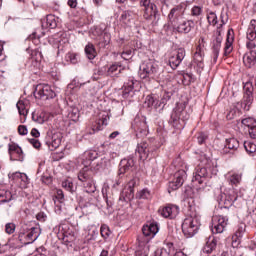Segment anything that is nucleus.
<instances>
[{
	"label": "nucleus",
	"instance_id": "f257e3e1",
	"mask_svg": "<svg viewBox=\"0 0 256 256\" xmlns=\"http://www.w3.org/2000/svg\"><path fill=\"white\" fill-rule=\"evenodd\" d=\"M139 75L141 79H147L148 81L155 79L161 87H170L171 85V77L167 73L159 71V66L152 61L144 62L140 66Z\"/></svg>",
	"mask_w": 256,
	"mask_h": 256
},
{
	"label": "nucleus",
	"instance_id": "c756f323",
	"mask_svg": "<svg viewBox=\"0 0 256 256\" xmlns=\"http://www.w3.org/2000/svg\"><path fill=\"white\" fill-rule=\"evenodd\" d=\"M133 17H135V12L131 10L123 11L120 16V22L124 25H130L131 21H133Z\"/></svg>",
	"mask_w": 256,
	"mask_h": 256
},
{
	"label": "nucleus",
	"instance_id": "2eb2a0df",
	"mask_svg": "<svg viewBox=\"0 0 256 256\" xmlns=\"http://www.w3.org/2000/svg\"><path fill=\"white\" fill-rule=\"evenodd\" d=\"M183 59H185V49L179 48L178 50L172 52L170 58H169V65L171 69H177L179 65L183 62Z\"/></svg>",
	"mask_w": 256,
	"mask_h": 256
},
{
	"label": "nucleus",
	"instance_id": "aec40b11",
	"mask_svg": "<svg viewBox=\"0 0 256 256\" xmlns=\"http://www.w3.org/2000/svg\"><path fill=\"white\" fill-rule=\"evenodd\" d=\"M59 235L62 237L63 241L66 243H71V241H75V233L72 230H69L67 225L59 226Z\"/></svg>",
	"mask_w": 256,
	"mask_h": 256
},
{
	"label": "nucleus",
	"instance_id": "5fc2aeb1",
	"mask_svg": "<svg viewBox=\"0 0 256 256\" xmlns=\"http://www.w3.org/2000/svg\"><path fill=\"white\" fill-rule=\"evenodd\" d=\"M97 125L96 131H101L103 126H107V116H102V119L98 120Z\"/></svg>",
	"mask_w": 256,
	"mask_h": 256
},
{
	"label": "nucleus",
	"instance_id": "79ce46f5",
	"mask_svg": "<svg viewBox=\"0 0 256 256\" xmlns=\"http://www.w3.org/2000/svg\"><path fill=\"white\" fill-rule=\"evenodd\" d=\"M46 27L48 29H55L57 27V19L54 15H48L46 17Z\"/></svg>",
	"mask_w": 256,
	"mask_h": 256
},
{
	"label": "nucleus",
	"instance_id": "473e14b6",
	"mask_svg": "<svg viewBox=\"0 0 256 256\" xmlns=\"http://www.w3.org/2000/svg\"><path fill=\"white\" fill-rule=\"evenodd\" d=\"M85 53L86 57L90 60H93L95 57H97V51L95 50V45L88 43L85 46Z\"/></svg>",
	"mask_w": 256,
	"mask_h": 256
},
{
	"label": "nucleus",
	"instance_id": "cd10ccee",
	"mask_svg": "<svg viewBox=\"0 0 256 256\" xmlns=\"http://www.w3.org/2000/svg\"><path fill=\"white\" fill-rule=\"evenodd\" d=\"M223 41V37L221 36V33L219 32L218 36L216 37L213 45V59L214 61H217L219 58V51H221V43Z\"/></svg>",
	"mask_w": 256,
	"mask_h": 256
},
{
	"label": "nucleus",
	"instance_id": "7ed1b4c3",
	"mask_svg": "<svg viewBox=\"0 0 256 256\" xmlns=\"http://www.w3.org/2000/svg\"><path fill=\"white\" fill-rule=\"evenodd\" d=\"M144 237L138 239V247L135 256H149L150 246L149 241L159 233V224L157 222H150L142 227Z\"/></svg>",
	"mask_w": 256,
	"mask_h": 256
},
{
	"label": "nucleus",
	"instance_id": "49530a36",
	"mask_svg": "<svg viewBox=\"0 0 256 256\" xmlns=\"http://www.w3.org/2000/svg\"><path fill=\"white\" fill-rule=\"evenodd\" d=\"M137 199H151V192L147 189H143L137 193Z\"/></svg>",
	"mask_w": 256,
	"mask_h": 256
},
{
	"label": "nucleus",
	"instance_id": "680f3d73",
	"mask_svg": "<svg viewBox=\"0 0 256 256\" xmlns=\"http://www.w3.org/2000/svg\"><path fill=\"white\" fill-rule=\"evenodd\" d=\"M18 133L19 135H27L29 133V130H27V126L20 125L18 126Z\"/></svg>",
	"mask_w": 256,
	"mask_h": 256
},
{
	"label": "nucleus",
	"instance_id": "c85d7f7f",
	"mask_svg": "<svg viewBox=\"0 0 256 256\" xmlns=\"http://www.w3.org/2000/svg\"><path fill=\"white\" fill-rule=\"evenodd\" d=\"M227 149H230V151H237V149H239V140L235 138L226 139L224 153H227Z\"/></svg>",
	"mask_w": 256,
	"mask_h": 256
},
{
	"label": "nucleus",
	"instance_id": "c03bdc74",
	"mask_svg": "<svg viewBox=\"0 0 256 256\" xmlns=\"http://www.w3.org/2000/svg\"><path fill=\"white\" fill-rule=\"evenodd\" d=\"M207 21L209 23V25H213L215 26L218 21H217V14H215V12L210 11L207 13Z\"/></svg>",
	"mask_w": 256,
	"mask_h": 256
},
{
	"label": "nucleus",
	"instance_id": "b1692460",
	"mask_svg": "<svg viewBox=\"0 0 256 256\" xmlns=\"http://www.w3.org/2000/svg\"><path fill=\"white\" fill-rule=\"evenodd\" d=\"M136 153H138L142 161H145V159H149V144H147V142L138 143Z\"/></svg>",
	"mask_w": 256,
	"mask_h": 256
},
{
	"label": "nucleus",
	"instance_id": "39448f33",
	"mask_svg": "<svg viewBox=\"0 0 256 256\" xmlns=\"http://www.w3.org/2000/svg\"><path fill=\"white\" fill-rule=\"evenodd\" d=\"M189 119V113L185 111V104L180 103L177 104L176 107L173 109L169 123L175 129H183L185 121Z\"/></svg>",
	"mask_w": 256,
	"mask_h": 256
},
{
	"label": "nucleus",
	"instance_id": "20e7f679",
	"mask_svg": "<svg viewBox=\"0 0 256 256\" xmlns=\"http://www.w3.org/2000/svg\"><path fill=\"white\" fill-rule=\"evenodd\" d=\"M201 227V218L197 214L187 216L182 223V233L187 239L195 237Z\"/></svg>",
	"mask_w": 256,
	"mask_h": 256
},
{
	"label": "nucleus",
	"instance_id": "69168bd1",
	"mask_svg": "<svg viewBox=\"0 0 256 256\" xmlns=\"http://www.w3.org/2000/svg\"><path fill=\"white\" fill-rule=\"evenodd\" d=\"M31 135L32 137H35L37 139V137H40L41 133H39V130H37L36 128H33L31 130Z\"/></svg>",
	"mask_w": 256,
	"mask_h": 256
},
{
	"label": "nucleus",
	"instance_id": "7c9ffc66",
	"mask_svg": "<svg viewBox=\"0 0 256 256\" xmlns=\"http://www.w3.org/2000/svg\"><path fill=\"white\" fill-rule=\"evenodd\" d=\"M232 30H228V34H227V40H226V44L224 47V55H231L232 51H233V34H231Z\"/></svg>",
	"mask_w": 256,
	"mask_h": 256
},
{
	"label": "nucleus",
	"instance_id": "052dcab7",
	"mask_svg": "<svg viewBox=\"0 0 256 256\" xmlns=\"http://www.w3.org/2000/svg\"><path fill=\"white\" fill-rule=\"evenodd\" d=\"M163 107H165V101H163V100H156V102H155V104H154V109H156V111H157V109L159 110V111H163Z\"/></svg>",
	"mask_w": 256,
	"mask_h": 256
},
{
	"label": "nucleus",
	"instance_id": "9b49d317",
	"mask_svg": "<svg viewBox=\"0 0 256 256\" xmlns=\"http://www.w3.org/2000/svg\"><path fill=\"white\" fill-rule=\"evenodd\" d=\"M187 179V172L185 170H179L174 175V180L170 181L168 184V193H171V191H177L179 187L183 186V183H185V180Z\"/></svg>",
	"mask_w": 256,
	"mask_h": 256
},
{
	"label": "nucleus",
	"instance_id": "4c0bfd02",
	"mask_svg": "<svg viewBox=\"0 0 256 256\" xmlns=\"http://www.w3.org/2000/svg\"><path fill=\"white\" fill-rule=\"evenodd\" d=\"M242 176L241 174L233 173L228 174L227 180L230 183V185H239L241 183Z\"/></svg>",
	"mask_w": 256,
	"mask_h": 256
},
{
	"label": "nucleus",
	"instance_id": "603ef678",
	"mask_svg": "<svg viewBox=\"0 0 256 256\" xmlns=\"http://www.w3.org/2000/svg\"><path fill=\"white\" fill-rule=\"evenodd\" d=\"M243 237H241V236H238L237 234H234L233 236H232V247L234 248V249H237V247H239V245H241V239H242Z\"/></svg>",
	"mask_w": 256,
	"mask_h": 256
},
{
	"label": "nucleus",
	"instance_id": "1a4fd4ad",
	"mask_svg": "<svg viewBox=\"0 0 256 256\" xmlns=\"http://www.w3.org/2000/svg\"><path fill=\"white\" fill-rule=\"evenodd\" d=\"M140 6L144 7V19L146 21H153L157 19V6L151 0H141Z\"/></svg>",
	"mask_w": 256,
	"mask_h": 256
},
{
	"label": "nucleus",
	"instance_id": "774afa93",
	"mask_svg": "<svg viewBox=\"0 0 256 256\" xmlns=\"http://www.w3.org/2000/svg\"><path fill=\"white\" fill-rule=\"evenodd\" d=\"M68 5L72 9H75V7H77V0H68Z\"/></svg>",
	"mask_w": 256,
	"mask_h": 256
},
{
	"label": "nucleus",
	"instance_id": "a211bd4d",
	"mask_svg": "<svg viewBox=\"0 0 256 256\" xmlns=\"http://www.w3.org/2000/svg\"><path fill=\"white\" fill-rule=\"evenodd\" d=\"M159 213L165 219H175L179 215V206L177 205H168L159 209Z\"/></svg>",
	"mask_w": 256,
	"mask_h": 256
},
{
	"label": "nucleus",
	"instance_id": "2f4dec72",
	"mask_svg": "<svg viewBox=\"0 0 256 256\" xmlns=\"http://www.w3.org/2000/svg\"><path fill=\"white\" fill-rule=\"evenodd\" d=\"M13 201V193L9 190H0V204L11 203Z\"/></svg>",
	"mask_w": 256,
	"mask_h": 256
},
{
	"label": "nucleus",
	"instance_id": "dca6fc26",
	"mask_svg": "<svg viewBox=\"0 0 256 256\" xmlns=\"http://www.w3.org/2000/svg\"><path fill=\"white\" fill-rule=\"evenodd\" d=\"M174 27V31L177 33H183L187 35V33H191V29L195 27V22L193 20L179 21L177 24H172Z\"/></svg>",
	"mask_w": 256,
	"mask_h": 256
},
{
	"label": "nucleus",
	"instance_id": "6e6552de",
	"mask_svg": "<svg viewBox=\"0 0 256 256\" xmlns=\"http://www.w3.org/2000/svg\"><path fill=\"white\" fill-rule=\"evenodd\" d=\"M229 225V218L221 215H214L212 217L211 231L212 233H223Z\"/></svg>",
	"mask_w": 256,
	"mask_h": 256
},
{
	"label": "nucleus",
	"instance_id": "9d476101",
	"mask_svg": "<svg viewBox=\"0 0 256 256\" xmlns=\"http://www.w3.org/2000/svg\"><path fill=\"white\" fill-rule=\"evenodd\" d=\"M239 197H241V194H239V191L232 188L226 191L224 193V196H222L221 204L224 205L225 209H229L230 207H233L236 201H238Z\"/></svg>",
	"mask_w": 256,
	"mask_h": 256
},
{
	"label": "nucleus",
	"instance_id": "58836bf2",
	"mask_svg": "<svg viewBox=\"0 0 256 256\" xmlns=\"http://www.w3.org/2000/svg\"><path fill=\"white\" fill-rule=\"evenodd\" d=\"M244 149L252 156L254 157L256 153V143L251 141H245L244 142Z\"/></svg>",
	"mask_w": 256,
	"mask_h": 256
},
{
	"label": "nucleus",
	"instance_id": "f3484780",
	"mask_svg": "<svg viewBox=\"0 0 256 256\" xmlns=\"http://www.w3.org/2000/svg\"><path fill=\"white\" fill-rule=\"evenodd\" d=\"M132 129H134L136 133L147 135V130L149 129V126H147V121L145 120V117H136L132 122Z\"/></svg>",
	"mask_w": 256,
	"mask_h": 256
},
{
	"label": "nucleus",
	"instance_id": "a878e982",
	"mask_svg": "<svg viewBox=\"0 0 256 256\" xmlns=\"http://www.w3.org/2000/svg\"><path fill=\"white\" fill-rule=\"evenodd\" d=\"M137 84V81H135L133 78H129L128 82H125L123 85V91L122 95L125 99L129 97L130 94L133 93V89L135 88V85Z\"/></svg>",
	"mask_w": 256,
	"mask_h": 256
},
{
	"label": "nucleus",
	"instance_id": "e2e57ef3",
	"mask_svg": "<svg viewBox=\"0 0 256 256\" xmlns=\"http://www.w3.org/2000/svg\"><path fill=\"white\" fill-rule=\"evenodd\" d=\"M31 145H33L34 149H39V147H41V142H39V140L32 138L29 140Z\"/></svg>",
	"mask_w": 256,
	"mask_h": 256
},
{
	"label": "nucleus",
	"instance_id": "a18cd8bd",
	"mask_svg": "<svg viewBox=\"0 0 256 256\" xmlns=\"http://www.w3.org/2000/svg\"><path fill=\"white\" fill-rule=\"evenodd\" d=\"M107 191H109V185L105 184L102 188V195L107 203L108 207H111L113 205V202L109 201V196L107 194Z\"/></svg>",
	"mask_w": 256,
	"mask_h": 256
},
{
	"label": "nucleus",
	"instance_id": "0e129e2a",
	"mask_svg": "<svg viewBox=\"0 0 256 256\" xmlns=\"http://www.w3.org/2000/svg\"><path fill=\"white\" fill-rule=\"evenodd\" d=\"M205 139H207V136L204 133H200L197 137L199 145H203L205 143Z\"/></svg>",
	"mask_w": 256,
	"mask_h": 256
},
{
	"label": "nucleus",
	"instance_id": "4468645a",
	"mask_svg": "<svg viewBox=\"0 0 256 256\" xmlns=\"http://www.w3.org/2000/svg\"><path fill=\"white\" fill-rule=\"evenodd\" d=\"M209 176V172L206 167L197 166L194 173L192 182L194 185H203V183H207V177Z\"/></svg>",
	"mask_w": 256,
	"mask_h": 256
},
{
	"label": "nucleus",
	"instance_id": "5701e85b",
	"mask_svg": "<svg viewBox=\"0 0 256 256\" xmlns=\"http://www.w3.org/2000/svg\"><path fill=\"white\" fill-rule=\"evenodd\" d=\"M242 125L248 127L250 137L256 139V120L253 118H245L242 120Z\"/></svg>",
	"mask_w": 256,
	"mask_h": 256
},
{
	"label": "nucleus",
	"instance_id": "423d86ee",
	"mask_svg": "<svg viewBox=\"0 0 256 256\" xmlns=\"http://www.w3.org/2000/svg\"><path fill=\"white\" fill-rule=\"evenodd\" d=\"M39 235H41L39 226L29 227V225L24 224L21 227L19 239L24 245H31V243H35L39 239Z\"/></svg>",
	"mask_w": 256,
	"mask_h": 256
},
{
	"label": "nucleus",
	"instance_id": "ea45409f",
	"mask_svg": "<svg viewBox=\"0 0 256 256\" xmlns=\"http://www.w3.org/2000/svg\"><path fill=\"white\" fill-rule=\"evenodd\" d=\"M217 247V240L213 238L211 241L206 242V245L204 247L205 253H213Z\"/></svg>",
	"mask_w": 256,
	"mask_h": 256
},
{
	"label": "nucleus",
	"instance_id": "338daca9",
	"mask_svg": "<svg viewBox=\"0 0 256 256\" xmlns=\"http://www.w3.org/2000/svg\"><path fill=\"white\" fill-rule=\"evenodd\" d=\"M235 115H236L235 110H230L226 117L228 120H231V119H235Z\"/></svg>",
	"mask_w": 256,
	"mask_h": 256
},
{
	"label": "nucleus",
	"instance_id": "bf43d9fd",
	"mask_svg": "<svg viewBox=\"0 0 256 256\" xmlns=\"http://www.w3.org/2000/svg\"><path fill=\"white\" fill-rule=\"evenodd\" d=\"M121 57L125 61H129V59H131V57H133V50H125V51H123L122 54H121Z\"/></svg>",
	"mask_w": 256,
	"mask_h": 256
},
{
	"label": "nucleus",
	"instance_id": "37998d69",
	"mask_svg": "<svg viewBox=\"0 0 256 256\" xmlns=\"http://www.w3.org/2000/svg\"><path fill=\"white\" fill-rule=\"evenodd\" d=\"M19 115H23V117H27L29 110L25 107V103L23 101H18L16 104Z\"/></svg>",
	"mask_w": 256,
	"mask_h": 256
},
{
	"label": "nucleus",
	"instance_id": "f8f14e48",
	"mask_svg": "<svg viewBox=\"0 0 256 256\" xmlns=\"http://www.w3.org/2000/svg\"><path fill=\"white\" fill-rule=\"evenodd\" d=\"M8 179H10V181H13V183H16V185L19 186L20 189H27V187H29V177L25 173L10 172L8 174Z\"/></svg>",
	"mask_w": 256,
	"mask_h": 256
},
{
	"label": "nucleus",
	"instance_id": "f704fd0d",
	"mask_svg": "<svg viewBox=\"0 0 256 256\" xmlns=\"http://www.w3.org/2000/svg\"><path fill=\"white\" fill-rule=\"evenodd\" d=\"M109 43H111V34L105 32L100 36L98 45L102 49H105L106 45H109Z\"/></svg>",
	"mask_w": 256,
	"mask_h": 256
},
{
	"label": "nucleus",
	"instance_id": "864d4df0",
	"mask_svg": "<svg viewBox=\"0 0 256 256\" xmlns=\"http://www.w3.org/2000/svg\"><path fill=\"white\" fill-rule=\"evenodd\" d=\"M32 120L35 123H39V125H43V123H45V116L44 115H37L35 113H32Z\"/></svg>",
	"mask_w": 256,
	"mask_h": 256
},
{
	"label": "nucleus",
	"instance_id": "4be33fe9",
	"mask_svg": "<svg viewBox=\"0 0 256 256\" xmlns=\"http://www.w3.org/2000/svg\"><path fill=\"white\" fill-rule=\"evenodd\" d=\"M9 154L10 159H14V161H23V159H25V156L23 155V149L15 144L9 146Z\"/></svg>",
	"mask_w": 256,
	"mask_h": 256
},
{
	"label": "nucleus",
	"instance_id": "ddd939ff",
	"mask_svg": "<svg viewBox=\"0 0 256 256\" xmlns=\"http://www.w3.org/2000/svg\"><path fill=\"white\" fill-rule=\"evenodd\" d=\"M185 5L179 4L171 9L170 13L168 14V19L172 23V25H175L181 21L185 15Z\"/></svg>",
	"mask_w": 256,
	"mask_h": 256
},
{
	"label": "nucleus",
	"instance_id": "f03ea898",
	"mask_svg": "<svg viewBox=\"0 0 256 256\" xmlns=\"http://www.w3.org/2000/svg\"><path fill=\"white\" fill-rule=\"evenodd\" d=\"M246 47L248 52L243 57L245 67L251 69L256 65V20L253 19L247 30V43Z\"/></svg>",
	"mask_w": 256,
	"mask_h": 256
},
{
	"label": "nucleus",
	"instance_id": "de8ad7c7",
	"mask_svg": "<svg viewBox=\"0 0 256 256\" xmlns=\"http://www.w3.org/2000/svg\"><path fill=\"white\" fill-rule=\"evenodd\" d=\"M66 61H69V63H72V65H76V63L78 62L77 54L74 52L67 53Z\"/></svg>",
	"mask_w": 256,
	"mask_h": 256
},
{
	"label": "nucleus",
	"instance_id": "8fccbe9b",
	"mask_svg": "<svg viewBox=\"0 0 256 256\" xmlns=\"http://www.w3.org/2000/svg\"><path fill=\"white\" fill-rule=\"evenodd\" d=\"M62 187L66 189V191H69L70 193H73L75 191V187L73 186V182L66 180L62 182Z\"/></svg>",
	"mask_w": 256,
	"mask_h": 256
},
{
	"label": "nucleus",
	"instance_id": "4d7b16f0",
	"mask_svg": "<svg viewBox=\"0 0 256 256\" xmlns=\"http://www.w3.org/2000/svg\"><path fill=\"white\" fill-rule=\"evenodd\" d=\"M15 229H16V226L14 223H7L5 225V232L8 234V235H13V233H15Z\"/></svg>",
	"mask_w": 256,
	"mask_h": 256
},
{
	"label": "nucleus",
	"instance_id": "a19ab883",
	"mask_svg": "<svg viewBox=\"0 0 256 256\" xmlns=\"http://www.w3.org/2000/svg\"><path fill=\"white\" fill-rule=\"evenodd\" d=\"M121 73V66L119 64H112L108 69L110 77H117Z\"/></svg>",
	"mask_w": 256,
	"mask_h": 256
},
{
	"label": "nucleus",
	"instance_id": "bb28decb",
	"mask_svg": "<svg viewBox=\"0 0 256 256\" xmlns=\"http://www.w3.org/2000/svg\"><path fill=\"white\" fill-rule=\"evenodd\" d=\"M78 179L79 181H81V183H85L93 179L89 166H84V168L80 170V172L78 173Z\"/></svg>",
	"mask_w": 256,
	"mask_h": 256
},
{
	"label": "nucleus",
	"instance_id": "13d9d810",
	"mask_svg": "<svg viewBox=\"0 0 256 256\" xmlns=\"http://www.w3.org/2000/svg\"><path fill=\"white\" fill-rule=\"evenodd\" d=\"M245 229H246L245 224L243 223L239 224L235 232V235H238V237H243V234L245 233Z\"/></svg>",
	"mask_w": 256,
	"mask_h": 256
},
{
	"label": "nucleus",
	"instance_id": "6e6d98bb",
	"mask_svg": "<svg viewBox=\"0 0 256 256\" xmlns=\"http://www.w3.org/2000/svg\"><path fill=\"white\" fill-rule=\"evenodd\" d=\"M203 13V8L200 6H194L191 9V15L192 17H199Z\"/></svg>",
	"mask_w": 256,
	"mask_h": 256
},
{
	"label": "nucleus",
	"instance_id": "6ab92c4d",
	"mask_svg": "<svg viewBox=\"0 0 256 256\" xmlns=\"http://www.w3.org/2000/svg\"><path fill=\"white\" fill-rule=\"evenodd\" d=\"M46 145L48 146L50 151H55L61 145V134H47L46 137Z\"/></svg>",
	"mask_w": 256,
	"mask_h": 256
},
{
	"label": "nucleus",
	"instance_id": "3c124183",
	"mask_svg": "<svg viewBox=\"0 0 256 256\" xmlns=\"http://www.w3.org/2000/svg\"><path fill=\"white\" fill-rule=\"evenodd\" d=\"M157 99H155L153 96H147L145 100L146 107H150V109H154L155 103Z\"/></svg>",
	"mask_w": 256,
	"mask_h": 256
},
{
	"label": "nucleus",
	"instance_id": "09e8293b",
	"mask_svg": "<svg viewBox=\"0 0 256 256\" xmlns=\"http://www.w3.org/2000/svg\"><path fill=\"white\" fill-rule=\"evenodd\" d=\"M100 233L103 239H107L109 235H111V230L109 229V226L103 224L100 228Z\"/></svg>",
	"mask_w": 256,
	"mask_h": 256
},
{
	"label": "nucleus",
	"instance_id": "e433bc0d",
	"mask_svg": "<svg viewBox=\"0 0 256 256\" xmlns=\"http://www.w3.org/2000/svg\"><path fill=\"white\" fill-rule=\"evenodd\" d=\"M83 187L85 193H95V191H97V188L95 187V182H93V178L91 180L83 182Z\"/></svg>",
	"mask_w": 256,
	"mask_h": 256
},
{
	"label": "nucleus",
	"instance_id": "c9c22d12",
	"mask_svg": "<svg viewBox=\"0 0 256 256\" xmlns=\"http://www.w3.org/2000/svg\"><path fill=\"white\" fill-rule=\"evenodd\" d=\"M67 117L68 119H70V121H74V122L79 121V108L77 107L69 108Z\"/></svg>",
	"mask_w": 256,
	"mask_h": 256
},
{
	"label": "nucleus",
	"instance_id": "412c9836",
	"mask_svg": "<svg viewBox=\"0 0 256 256\" xmlns=\"http://www.w3.org/2000/svg\"><path fill=\"white\" fill-rule=\"evenodd\" d=\"M97 157L98 154L95 150H88L84 152L81 156L82 165H84V167H91L92 161H95Z\"/></svg>",
	"mask_w": 256,
	"mask_h": 256
},
{
	"label": "nucleus",
	"instance_id": "72a5a7b5",
	"mask_svg": "<svg viewBox=\"0 0 256 256\" xmlns=\"http://www.w3.org/2000/svg\"><path fill=\"white\" fill-rule=\"evenodd\" d=\"M194 63L203 69V51H201V46L197 47V50L194 54Z\"/></svg>",
	"mask_w": 256,
	"mask_h": 256
},
{
	"label": "nucleus",
	"instance_id": "0eeeda50",
	"mask_svg": "<svg viewBox=\"0 0 256 256\" xmlns=\"http://www.w3.org/2000/svg\"><path fill=\"white\" fill-rule=\"evenodd\" d=\"M34 95L36 99H55V97H57L55 91H53L51 86L47 84H38L36 86Z\"/></svg>",
	"mask_w": 256,
	"mask_h": 256
},
{
	"label": "nucleus",
	"instance_id": "393cba45",
	"mask_svg": "<svg viewBox=\"0 0 256 256\" xmlns=\"http://www.w3.org/2000/svg\"><path fill=\"white\" fill-rule=\"evenodd\" d=\"M135 167V160L133 158H124L120 161V173H127V171H131Z\"/></svg>",
	"mask_w": 256,
	"mask_h": 256
}]
</instances>
